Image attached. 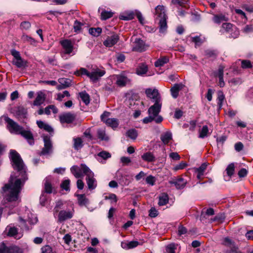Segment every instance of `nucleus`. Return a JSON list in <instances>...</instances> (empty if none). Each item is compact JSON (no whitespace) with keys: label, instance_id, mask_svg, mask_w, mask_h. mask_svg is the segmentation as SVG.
Segmentation results:
<instances>
[{"label":"nucleus","instance_id":"7","mask_svg":"<svg viewBox=\"0 0 253 253\" xmlns=\"http://www.w3.org/2000/svg\"><path fill=\"white\" fill-rule=\"evenodd\" d=\"M145 93L147 96L154 103L161 102V97L158 89L147 88L145 90Z\"/></svg>","mask_w":253,"mask_h":253},{"label":"nucleus","instance_id":"52","mask_svg":"<svg viewBox=\"0 0 253 253\" xmlns=\"http://www.w3.org/2000/svg\"><path fill=\"white\" fill-rule=\"evenodd\" d=\"M213 21L217 24L220 23L222 21H226L225 16L221 15H216L213 17Z\"/></svg>","mask_w":253,"mask_h":253},{"label":"nucleus","instance_id":"18","mask_svg":"<svg viewBox=\"0 0 253 253\" xmlns=\"http://www.w3.org/2000/svg\"><path fill=\"white\" fill-rule=\"evenodd\" d=\"M184 85L182 84H176L170 89L172 96L176 98L179 94V91L182 89Z\"/></svg>","mask_w":253,"mask_h":253},{"label":"nucleus","instance_id":"62","mask_svg":"<svg viewBox=\"0 0 253 253\" xmlns=\"http://www.w3.org/2000/svg\"><path fill=\"white\" fill-rule=\"evenodd\" d=\"M110 115V113L109 112L105 111L101 116V120L104 123L106 122V120L107 119H109L108 117Z\"/></svg>","mask_w":253,"mask_h":253},{"label":"nucleus","instance_id":"53","mask_svg":"<svg viewBox=\"0 0 253 253\" xmlns=\"http://www.w3.org/2000/svg\"><path fill=\"white\" fill-rule=\"evenodd\" d=\"M241 67L242 68H252L253 66L250 60H243L241 61Z\"/></svg>","mask_w":253,"mask_h":253},{"label":"nucleus","instance_id":"45","mask_svg":"<svg viewBox=\"0 0 253 253\" xmlns=\"http://www.w3.org/2000/svg\"><path fill=\"white\" fill-rule=\"evenodd\" d=\"M205 55L208 58H215L217 56V53L215 50L207 49L205 51Z\"/></svg>","mask_w":253,"mask_h":253},{"label":"nucleus","instance_id":"31","mask_svg":"<svg viewBox=\"0 0 253 253\" xmlns=\"http://www.w3.org/2000/svg\"><path fill=\"white\" fill-rule=\"evenodd\" d=\"M73 147L76 150L81 149L84 146L82 139L80 137L74 138L73 139Z\"/></svg>","mask_w":253,"mask_h":253},{"label":"nucleus","instance_id":"36","mask_svg":"<svg viewBox=\"0 0 253 253\" xmlns=\"http://www.w3.org/2000/svg\"><path fill=\"white\" fill-rule=\"evenodd\" d=\"M79 96L82 100L85 105H88L90 102V97L88 93L85 91H82L79 93Z\"/></svg>","mask_w":253,"mask_h":253},{"label":"nucleus","instance_id":"29","mask_svg":"<svg viewBox=\"0 0 253 253\" xmlns=\"http://www.w3.org/2000/svg\"><path fill=\"white\" fill-rule=\"evenodd\" d=\"M172 139V134L170 132L167 131L161 136V140L164 144H167Z\"/></svg>","mask_w":253,"mask_h":253},{"label":"nucleus","instance_id":"24","mask_svg":"<svg viewBox=\"0 0 253 253\" xmlns=\"http://www.w3.org/2000/svg\"><path fill=\"white\" fill-rule=\"evenodd\" d=\"M44 190L45 192L50 194L53 192V187L51 185L50 177H46L44 179Z\"/></svg>","mask_w":253,"mask_h":253},{"label":"nucleus","instance_id":"4","mask_svg":"<svg viewBox=\"0 0 253 253\" xmlns=\"http://www.w3.org/2000/svg\"><path fill=\"white\" fill-rule=\"evenodd\" d=\"M105 73L106 71L105 70L99 68L97 66L93 67L92 66L90 70V80L92 82L95 83L98 81L101 77L103 76Z\"/></svg>","mask_w":253,"mask_h":253},{"label":"nucleus","instance_id":"20","mask_svg":"<svg viewBox=\"0 0 253 253\" xmlns=\"http://www.w3.org/2000/svg\"><path fill=\"white\" fill-rule=\"evenodd\" d=\"M37 124L38 127L41 129H43V130L49 133L53 132V129L52 127L48 124L44 123L42 121H37Z\"/></svg>","mask_w":253,"mask_h":253},{"label":"nucleus","instance_id":"8","mask_svg":"<svg viewBox=\"0 0 253 253\" xmlns=\"http://www.w3.org/2000/svg\"><path fill=\"white\" fill-rule=\"evenodd\" d=\"M76 115L70 112L64 113L59 116L60 122L63 124H71L76 119Z\"/></svg>","mask_w":253,"mask_h":253},{"label":"nucleus","instance_id":"54","mask_svg":"<svg viewBox=\"0 0 253 253\" xmlns=\"http://www.w3.org/2000/svg\"><path fill=\"white\" fill-rule=\"evenodd\" d=\"M83 25V24L80 22L76 20L74 24V30L76 33H79L81 30V27Z\"/></svg>","mask_w":253,"mask_h":253},{"label":"nucleus","instance_id":"46","mask_svg":"<svg viewBox=\"0 0 253 253\" xmlns=\"http://www.w3.org/2000/svg\"><path fill=\"white\" fill-rule=\"evenodd\" d=\"M209 132V129L207 126H204L201 130L200 131L199 137L201 138H204L208 136Z\"/></svg>","mask_w":253,"mask_h":253},{"label":"nucleus","instance_id":"22","mask_svg":"<svg viewBox=\"0 0 253 253\" xmlns=\"http://www.w3.org/2000/svg\"><path fill=\"white\" fill-rule=\"evenodd\" d=\"M163 118L162 116L157 117L156 118H154L151 115H149L148 117H145L143 119V123L144 124H148L151 123L152 121H155L157 124H159L162 122Z\"/></svg>","mask_w":253,"mask_h":253},{"label":"nucleus","instance_id":"28","mask_svg":"<svg viewBox=\"0 0 253 253\" xmlns=\"http://www.w3.org/2000/svg\"><path fill=\"white\" fill-rule=\"evenodd\" d=\"M7 236L10 237H13L15 239H20L22 235H19L18 233V229L15 227H10L8 229Z\"/></svg>","mask_w":253,"mask_h":253},{"label":"nucleus","instance_id":"41","mask_svg":"<svg viewBox=\"0 0 253 253\" xmlns=\"http://www.w3.org/2000/svg\"><path fill=\"white\" fill-rule=\"evenodd\" d=\"M114 13L111 11H106L104 10L101 13V19L102 20H106L113 16Z\"/></svg>","mask_w":253,"mask_h":253},{"label":"nucleus","instance_id":"14","mask_svg":"<svg viewBox=\"0 0 253 253\" xmlns=\"http://www.w3.org/2000/svg\"><path fill=\"white\" fill-rule=\"evenodd\" d=\"M169 183L171 185H174L177 189H180L184 187L186 184V181L183 178L179 177L169 181Z\"/></svg>","mask_w":253,"mask_h":253},{"label":"nucleus","instance_id":"43","mask_svg":"<svg viewBox=\"0 0 253 253\" xmlns=\"http://www.w3.org/2000/svg\"><path fill=\"white\" fill-rule=\"evenodd\" d=\"M126 136L132 139H135L138 136L137 131L135 129H130L127 131Z\"/></svg>","mask_w":253,"mask_h":253},{"label":"nucleus","instance_id":"39","mask_svg":"<svg viewBox=\"0 0 253 253\" xmlns=\"http://www.w3.org/2000/svg\"><path fill=\"white\" fill-rule=\"evenodd\" d=\"M102 32V29L100 27L90 28L89 33L94 37H98Z\"/></svg>","mask_w":253,"mask_h":253},{"label":"nucleus","instance_id":"33","mask_svg":"<svg viewBox=\"0 0 253 253\" xmlns=\"http://www.w3.org/2000/svg\"><path fill=\"white\" fill-rule=\"evenodd\" d=\"M7 253H23V250L19 247L12 245L7 247Z\"/></svg>","mask_w":253,"mask_h":253},{"label":"nucleus","instance_id":"51","mask_svg":"<svg viewBox=\"0 0 253 253\" xmlns=\"http://www.w3.org/2000/svg\"><path fill=\"white\" fill-rule=\"evenodd\" d=\"M176 249L175 244H169L166 247V253H175Z\"/></svg>","mask_w":253,"mask_h":253},{"label":"nucleus","instance_id":"11","mask_svg":"<svg viewBox=\"0 0 253 253\" xmlns=\"http://www.w3.org/2000/svg\"><path fill=\"white\" fill-rule=\"evenodd\" d=\"M120 40L119 36L114 33L111 36H108L106 39L103 42V44L108 47H112L116 44Z\"/></svg>","mask_w":253,"mask_h":253},{"label":"nucleus","instance_id":"12","mask_svg":"<svg viewBox=\"0 0 253 253\" xmlns=\"http://www.w3.org/2000/svg\"><path fill=\"white\" fill-rule=\"evenodd\" d=\"M60 43L64 49V53L65 54H70L73 52L74 46L70 40L65 39L61 41Z\"/></svg>","mask_w":253,"mask_h":253},{"label":"nucleus","instance_id":"59","mask_svg":"<svg viewBox=\"0 0 253 253\" xmlns=\"http://www.w3.org/2000/svg\"><path fill=\"white\" fill-rule=\"evenodd\" d=\"M70 94L69 91L65 90L62 93H59L57 94V100L61 101L65 96H70Z\"/></svg>","mask_w":253,"mask_h":253},{"label":"nucleus","instance_id":"17","mask_svg":"<svg viewBox=\"0 0 253 253\" xmlns=\"http://www.w3.org/2000/svg\"><path fill=\"white\" fill-rule=\"evenodd\" d=\"M70 170L71 173L77 178L83 177L85 175L83 172L81 166V168H80L77 166H73L71 168Z\"/></svg>","mask_w":253,"mask_h":253},{"label":"nucleus","instance_id":"5","mask_svg":"<svg viewBox=\"0 0 253 253\" xmlns=\"http://www.w3.org/2000/svg\"><path fill=\"white\" fill-rule=\"evenodd\" d=\"M44 147L40 153V155H50L53 152V145L49 136L45 135L43 136Z\"/></svg>","mask_w":253,"mask_h":253},{"label":"nucleus","instance_id":"15","mask_svg":"<svg viewBox=\"0 0 253 253\" xmlns=\"http://www.w3.org/2000/svg\"><path fill=\"white\" fill-rule=\"evenodd\" d=\"M19 134H21L23 137H24L27 140L30 145H34V140L33 135L30 130H26L23 128Z\"/></svg>","mask_w":253,"mask_h":253},{"label":"nucleus","instance_id":"1","mask_svg":"<svg viewBox=\"0 0 253 253\" xmlns=\"http://www.w3.org/2000/svg\"><path fill=\"white\" fill-rule=\"evenodd\" d=\"M10 158L13 163L12 166L14 169L19 172L21 178L17 179L13 183V178L10 177L9 183L5 184L2 187L3 192L8 191L6 199L8 202L16 201L18 199V195L21 190V187L24 182L28 179L26 168L20 155L14 150L10 152Z\"/></svg>","mask_w":253,"mask_h":253},{"label":"nucleus","instance_id":"6","mask_svg":"<svg viewBox=\"0 0 253 253\" xmlns=\"http://www.w3.org/2000/svg\"><path fill=\"white\" fill-rule=\"evenodd\" d=\"M74 214V209L67 210H61L59 212L58 216V221L59 222H64L68 219H70L73 217Z\"/></svg>","mask_w":253,"mask_h":253},{"label":"nucleus","instance_id":"42","mask_svg":"<svg viewBox=\"0 0 253 253\" xmlns=\"http://www.w3.org/2000/svg\"><path fill=\"white\" fill-rule=\"evenodd\" d=\"M70 180L65 179L63 180L60 184V187L62 189L65 190L66 191H70Z\"/></svg>","mask_w":253,"mask_h":253},{"label":"nucleus","instance_id":"47","mask_svg":"<svg viewBox=\"0 0 253 253\" xmlns=\"http://www.w3.org/2000/svg\"><path fill=\"white\" fill-rule=\"evenodd\" d=\"M97 136L101 140H108L109 139L108 137L106 135L105 131L102 129L98 130Z\"/></svg>","mask_w":253,"mask_h":253},{"label":"nucleus","instance_id":"40","mask_svg":"<svg viewBox=\"0 0 253 253\" xmlns=\"http://www.w3.org/2000/svg\"><path fill=\"white\" fill-rule=\"evenodd\" d=\"M225 99L224 95L221 91H219L217 93V105L219 109H221L222 106V103Z\"/></svg>","mask_w":253,"mask_h":253},{"label":"nucleus","instance_id":"56","mask_svg":"<svg viewBox=\"0 0 253 253\" xmlns=\"http://www.w3.org/2000/svg\"><path fill=\"white\" fill-rule=\"evenodd\" d=\"M98 156L104 160H106L111 157V155L110 153L106 151H101L98 154Z\"/></svg>","mask_w":253,"mask_h":253},{"label":"nucleus","instance_id":"44","mask_svg":"<svg viewBox=\"0 0 253 253\" xmlns=\"http://www.w3.org/2000/svg\"><path fill=\"white\" fill-rule=\"evenodd\" d=\"M14 64L18 68H23L27 66V62L20 58L15 61H13Z\"/></svg>","mask_w":253,"mask_h":253},{"label":"nucleus","instance_id":"58","mask_svg":"<svg viewBox=\"0 0 253 253\" xmlns=\"http://www.w3.org/2000/svg\"><path fill=\"white\" fill-rule=\"evenodd\" d=\"M63 203L61 201H58L56 202V205L53 209L54 212H59V210L63 208Z\"/></svg>","mask_w":253,"mask_h":253},{"label":"nucleus","instance_id":"30","mask_svg":"<svg viewBox=\"0 0 253 253\" xmlns=\"http://www.w3.org/2000/svg\"><path fill=\"white\" fill-rule=\"evenodd\" d=\"M159 24V32L161 33H165L168 28L166 17L163 19H160Z\"/></svg>","mask_w":253,"mask_h":253},{"label":"nucleus","instance_id":"61","mask_svg":"<svg viewBox=\"0 0 253 253\" xmlns=\"http://www.w3.org/2000/svg\"><path fill=\"white\" fill-rule=\"evenodd\" d=\"M158 214V211L155 208H151L149 210V215L151 217H155Z\"/></svg>","mask_w":253,"mask_h":253},{"label":"nucleus","instance_id":"37","mask_svg":"<svg viewBox=\"0 0 253 253\" xmlns=\"http://www.w3.org/2000/svg\"><path fill=\"white\" fill-rule=\"evenodd\" d=\"M105 124L112 128H116L119 125L118 120L115 118L107 119Z\"/></svg>","mask_w":253,"mask_h":253},{"label":"nucleus","instance_id":"55","mask_svg":"<svg viewBox=\"0 0 253 253\" xmlns=\"http://www.w3.org/2000/svg\"><path fill=\"white\" fill-rule=\"evenodd\" d=\"M192 42H194L196 45L200 46L203 43V41L199 36L192 37Z\"/></svg>","mask_w":253,"mask_h":253},{"label":"nucleus","instance_id":"9","mask_svg":"<svg viewBox=\"0 0 253 253\" xmlns=\"http://www.w3.org/2000/svg\"><path fill=\"white\" fill-rule=\"evenodd\" d=\"M148 45H146L145 42L140 38H136L133 45L132 47V50L134 51L141 52L146 50Z\"/></svg>","mask_w":253,"mask_h":253},{"label":"nucleus","instance_id":"35","mask_svg":"<svg viewBox=\"0 0 253 253\" xmlns=\"http://www.w3.org/2000/svg\"><path fill=\"white\" fill-rule=\"evenodd\" d=\"M75 75L78 76L85 75L90 79V71H87L84 68H81L79 70H77L75 72Z\"/></svg>","mask_w":253,"mask_h":253},{"label":"nucleus","instance_id":"60","mask_svg":"<svg viewBox=\"0 0 253 253\" xmlns=\"http://www.w3.org/2000/svg\"><path fill=\"white\" fill-rule=\"evenodd\" d=\"M146 182L147 184L154 185L155 183V178L152 175H149L146 178Z\"/></svg>","mask_w":253,"mask_h":253},{"label":"nucleus","instance_id":"25","mask_svg":"<svg viewBox=\"0 0 253 253\" xmlns=\"http://www.w3.org/2000/svg\"><path fill=\"white\" fill-rule=\"evenodd\" d=\"M77 196L78 197V204L80 206H85L88 204V199L86 198L85 195L78 194Z\"/></svg>","mask_w":253,"mask_h":253},{"label":"nucleus","instance_id":"26","mask_svg":"<svg viewBox=\"0 0 253 253\" xmlns=\"http://www.w3.org/2000/svg\"><path fill=\"white\" fill-rule=\"evenodd\" d=\"M59 82L60 84L57 86L58 89H62L65 88L70 85V80L68 79L62 78L59 80Z\"/></svg>","mask_w":253,"mask_h":253},{"label":"nucleus","instance_id":"27","mask_svg":"<svg viewBox=\"0 0 253 253\" xmlns=\"http://www.w3.org/2000/svg\"><path fill=\"white\" fill-rule=\"evenodd\" d=\"M207 166L208 164L206 163H204L202 164L199 168L196 169V172H197V177L198 179H200L202 178V176L203 175L204 172L206 169Z\"/></svg>","mask_w":253,"mask_h":253},{"label":"nucleus","instance_id":"16","mask_svg":"<svg viewBox=\"0 0 253 253\" xmlns=\"http://www.w3.org/2000/svg\"><path fill=\"white\" fill-rule=\"evenodd\" d=\"M14 111L15 116L18 118H25L26 117L27 111L23 106H20L15 107L13 109Z\"/></svg>","mask_w":253,"mask_h":253},{"label":"nucleus","instance_id":"23","mask_svg":"<svg viewBox=\"0 0 253 253\" xmlns=\"http://www.w3.org/2000/svg\"><path fill=\"white\" fill-rule=\"evenodd\" d=\"M148 71V66L144 63L139 64L138 67L136 69V73L137 75L140 76H143L145 75Z\"/></svg>","mask_w":253,"mask_h":253},{"label":"nucleus","instance_id":"49","mask_svg":"<svg viewBox=\"0 0 253 253\" xmlns=\"http://www.w3.org/2000/svg\"><path fill=\"white\" fill-rule=\"evenodd\" d=\"M119 18L123 20H131L134 18V13L131 12L126 15H121Z\"/></svg>","mask_w":253,"mask_h":253},{"label":"nucleus","instance_id":"3","mask_svg":"<svg viewBox=\"0 0 253 253\" xmlns=\"http://www.w3.org/2000/svg\"><path fill=\"white\" fill-rule=\"evenodd\" d=\"M4 119L7 123V128L11 133L19 134L23 127L7 116H4Z\"/></svg>","mask_w":253,"mask_h":253},{"label":"nucleus","instance_id":"34","mask_svg":"<svg viewBox=\"0 0 253 253\" xmlns=\"http://www.w3.org/2000/svg\"><path fill=\"white\" fill-rule=\"evenodd\" d=\"M169 202V197L168 194L166 193H162L159 196V201L158 202V205L160 206H164L166 205Z\"/></svg>","mask_w":253,"mask_h":253},{"label":"nucleus","instance_id":"64","mask_svg":"<svg viewBox=\"0 0 253 253\" xmlns=\"http://www.w3.org/2000/svg\"><path fill=\"white\" fill-rule=\"evenodd\" d=\"M7 247L3 242L0 243V253H7Z\"/></svg>","mask_w":253,"mask_h":253},{"label":"nucleus","instance_id":"63","mask_svg":"<svg viewBox=\"0 0 253 253\" xmlns=\"http://www.w3.org/2000/svg\"><path fill=\"white\" fill-rule=\"evenodd\" d=\"M187 164L185 162H181L179 164L176 165L174 169L175 170H178L179 169H182L185 168L187 166Z\"/></svg>","mask_w":253,"mask_h":253},{"label":"nucleus","instance_id":"38","mask_svg":"<svg viewBox=\"0 0 253 253\" xmlns=\"http://www.w3.org/2000/svg\"><path fill=\"white\" fill-rule=\"evenodd\" d=\"M169 61V58L166 56L160 58L155 62V66L157 67L163 66L167 63Z\"/></svg>","mask_w":253,"mask_h":253},{"label":"nucleus","instance_id":"21","mask_svg":"<svg viewBox=\"0 0 253 253\" xmlns=\"http://www.w3.org/2000/svg\"><path fill=\"white\" fill-rule=\"evenodd\" d=\"M155 15L157 17L163 19L166 17L165 7L163 5H158L155 8Z\"/></svg>","mask_w":253,"mask_h":253},{"label":"nucleus","instance_id":"48","mask_svg":"<svg viewBox=\"0 0 253 253\" xmlns=\"http://www.w3.org/2000/svg\"><path fill=\"white\" fill-rule=\"evenodd\" d=\"M226 173L227 175L231 177L234 173L235 171V166L233 163H231L229 164L226 169Z\"/></svg>","mask_w":253,"mask_h":253},{"label":"nucleus","instance_id":"19","mask_svg":"<svg viewBox=\"0 0 253 253\" xmlns=\"http://www.w3.org/2000/svg\"><path fill=\"white\" fill-rule=\"evenodd\" d=\"M45 100V94L42 91L37 93V96L33 102L35 106H40Z\"/></svg>","mask_w":253,"mask_h":253},{"label":"nucleus","instance_id":"57","mask_svg":"<svg viewBox=\"0 0 253 253\" xmlns=\"http://www.w3.org/2000/svg\"><path fill=\"white\" fill-rule=\"evenodd\" d=\"M22 40L24 42H29L31 44H33L35 43V40L32 38V37H30L27 35H23L22 37Z\"/></svg>","mask_w":253,"mask_h":253},{"label":"nucleus","instance_id":"13","mask_svg":"<svg viewBox=\"0 0 253 253\" xmlns=\"http://www.w3.org/2000/svg\"><path fill=\"white\" fill-rule=\"evenodd\" d=\"M116 84L120 87L126 86L129 84L130 80L126 76L123 74L116 75Z\"/></svg>","mask_w":253,"mask_h":253},{"label":"nucleus","instance_id":"2","mask_svg":"<svg viewBox=\"0 0 253 253\" xmlns=\"http://www.w3.org/2000/svg\"><path fill=\"white\" fill-rule=\"evenodd\" d=\"M81 167L84 173L86 176V181L88 188L89 190L95 189L97 186V182L94 178V173L85 164H82Z\"/></svg>","mask_w":253,"mask_h":253},{"label":"nucleus","instance_id":"32","mask_svg":"<svg viewBox=\"0 0 253 253\" xmlns=\"http://www.w3.org/2000/svg\"><path fill=\"white\" fill-rule=\"evenodd\" d=\"M142 159L148 162H153L155 161V157L154 155L150 152H146L141 156Z\"/></svg>","mask_w":253,"mask_h":253},{"label":"nucleus","instance_id":"50","mask_svg":"<svg viewBox=\"0 0 253 253\" xmlns=\"http://www.w3.org/2000/svg\"><path fill=\"white\" fill-rule=\"evenodd\" d=\"M41 253H56L55 251H54L52 248L48 246H44L41 248Z\"/></svg>","mask_w":253,"mask_h":253},{"label":"nucleus","instance_id":"10","mask_svg":"<svg viewBox=\"0 0 253 253\" xmlns=\"http://www.w3.org/2000/svg\"><path fill=\"white\" fill-rule=\"evenodd\" d=\"M162 107V103L160 102H155L154 104L151 106L148 110L149 115H151L154 118H156L157 117L160 116L159 115V113L161 111Z\"/></svg>","mask_w":253,"mask_h":253}]
</instances>
